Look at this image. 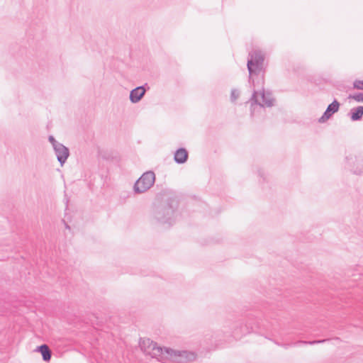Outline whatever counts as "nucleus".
Segmentation results:
<instances>
[{
	"instance_id": "11",
	"label": "nucleus",
	"mask_w": 363,
	"mask_h": 363,
	"mask_svg": "<svg viewBox=\"0 0 363 363\" xmlns=\"http://www.w3.org/2000/svg\"><path fill=\"white\" fill-rule=\"evenodd\" d=\"M330 340V339L327 338V339H323V340H312V341L299 340V341H297V342H296L294 343H291V344H279L277 342H274L277 345H280V346L284 347L285 349H287L289 347V346H290V345H294V346H297V345H315V344H320V343H323V342H328Z\"/></svg>"
},
{
	"instance_id": "6",
	"label": "nucleus",
	"mask_w": 363,
	"mask_h": 363,
	"mask_svg": "<svg viewBox=\"0 0 363 363\" xmlns=\"http://www.w3.org/2000/svg\"><path fill=\"white\" fill-rule=\"evenodd\" d=\"M169 358L174 362L185 363L193 362L196 358V354L187 350H175L171 349Z\"/></svg>"
},
{
	"instance_id": "5",
	"label": "nucleus",
	"mask_w": 363,
	"mask_h": 363,
	"mask_svg": "<svg viewBox=\"0 0 363 363\" xmlns=\"http://www.w3.org/2000/svg\"><path fill=\"white\" fill-rule=\"evenodd\" d=\"M264 57L260 50H252L249 53L247 67L251 76L264 71Z\"/></svg>"
},
{
	"instance_id": "10",
	"label": "nucleus",
	"mask_w": 363,
	"mask_h": 363,
	"mask_svg": "<svg viewBox=\"0 0 363 363\" xmlns=\"http://www.w3.org/2000/svg\"><path fill=\"white\" fill-rule=\"evenodd\" d=\"M189 152L184 147L177 149L174 155V160L177 164H182L187 162Z\"/></svg>"
},
{
	"instance_id": "3",
	"label": "nucleus",
	"mask_w": 363,
	"mask_h": 363,
	"mask_svg": "<svg viewBox=\"0 0 363 363\" xmlns=\"http://www.w3.org/2000/svg\"><path fill=\"white\" fill-rule=\"evenodd\" d=\"M155 182V174L152 171L144 172L134 183L133 190L135 194H141L147 191Z\"/></svg>"
},
{
	"instance_id": "4",
	"label": "nucleus",
	"mask_w": 363,
	"mask_h": 363,
	"mask_svg": "<svg viewBox=\"0 0 363 363\" xmlns=\"http://www.w3.org/2000/svg\"><path fill=\"white\" fill-rule=\"evenodd\" d=\"M145 342L148 343V348L150 349V351H148V354H150L152 357L157 358L159 361L161 362H164L168 358H169L171 348L162 347L158 346L157 342H155L150 339H140V347H145L144 345Z\"/></svg>"
},
{
	"instance_id": "20",
	"label": "nucleus",
	"mask_w": 363,
	"mask_h": 363,
	"mask_svg": "<svg viewBox=\"0 0 363 363\" xmlns=\"http://www.w3.org/2000/svg\"><path fill=\"white\" fill-rule=\"evenodd\" d=\"M145 347H140L141 350H144L145 352L148 353V351H150V349L148 348V343L145 342Z\"/></svg>"
},
{
	"instance_id": "17",
	"label": "nucleus",
	"mask_w": 363,
	"mask_h": 363,
	"mask_svg": "<svg viewBox=\"0 0 363 363\" xmlns=\"http://www.w3.org/2000/svg\"><path fill=\"white\" fill-rule=\"evenodd\" d=\"M353 87L356 89L363 90V80L356 79L353 82Z\"/></svg>"
},
{
	"instance_id": "23",
	"label": "nucleus",
	"mask_w": 363,
	"mask_h": 363,
	"mask_svg": "<svg viewBox=\"0 0 363 363\" xmlns=\"http://www.w3.org/2000/svg\"><path fill=\"white\" fill-rule=\"evenodd\" d=\"M63 222H64V223H65V228H66L67 229H70L69 225L67 223H65V220H63Z\"/></svg>"
},
{
	"instance_id": "15",
	"label": "nucleus",
	"mask_w": 363,
	"mask_h": 363,
	"mask_svg": "<svg viewBox=\"0 0 363 363\" xmlns=\"http://www.w3.org/2000/svg\"><path fill=\"white\" fill-rule=\"evenodd\" d=\"M245 327L247 330L250 329L249 332H255L256 329H261L263 328L264 329H267V326L263 323V321L261 320H257L255 323H251L250 320L246 323Z\"/></svg>"
},
{
	"instance_id": "14",
	"label": "nucleus",
	"mask_w": 363,
	"mask_h": 363,
	"mask_svg": "<svg viewBox=\"0 0 363 363\" xmlns=\"http://www.w3.org/2000/svg\"><path fill=\"white\" fill-rule=\"evenodd\" d=\"M259 94H261L262 103H260L261 104H263L264 107V106L267 107H272L274 106V103L275 101V99L272 96L271 93L267 92L266 93L265 91H261Z\"/></svg>"
},
{
	"instance_id": "9",
	"label": "nucleus",
	"mask_w": 363,
	"mask_h": 363,
	"mask_svg": "<svg viewBox=\"0 0 363 363\" xmlns=\"http://www.w3.org/2000/svg\"><path fill=\"white\" fill-rule=\"evenodd\" d=\"M53 150L55 151V154L57 157V161L62 167L69 156L70 153L69 148L65 146L62 143H61L60 145H57V147H55Z\"/></svg>"
},
{
	"instance_id": "22",
	"label": "nucleus",
	"mask_w": 363,
	"mask_h": 363,
	"mask_svg": "<svg viewBox=\"0 0 363 363\" xmlns=\"http://www.w3.org/2000/svg\"><path fill=\"white\" fill-rule=\"evenodd\" d=\"M354 174H361L362 171V169H357L353 171Z\"/></svg>"
},
{
	"instance_id": "16",
	"label": "nucleus",
	"mask_w": 363,
	"mask_h": 363,
	"mask_svg": "<svg viewBox=\"0 0 363 363\" xmlns=\"http://www.w3.org/2000/svg\"><path fill=\"white\" fill-rule=\"evenodd\" d=\"M348 99H352L357 102H363V93L359 92L354 94H350Z\"/></svg>"
},
{
	"instance_id": "13",
	"label": "nucleus",
	"mask_w": 363,
	"mask_h": 363,
	"mask_svg": "<svg viewBox=\"0 0 363 363\" xmlns=\"http://www.w3.org/2000/svg\"><path fill=\"white\" fill-rule=\"evenodd\" d=\"M35 351L40 352L45 362H49L52 357V351L46 344L38 346Z\"/></svg>"
},
{
	"instance_id": "21",
	"label": "nucleus",
	"mask_w": 363,
	"mask_h": 363,
	"mask_svg": "<svg viewBox=\"0 0 363 363\" xmlns=\"http://www.w3.org/2000/svg\"><path fill=\"white\" fill-rule=\"evenodd\" d=\"M258 174H259V177L263 178V180H265L264 172L262 170H261V169L258 170Z\"/></svg>"
},
{
	"instance_id": "2",
	"label": "nucleus",
	"mask_w": 363,
	"mask_h": 363,
	"mask_svg": "<svg viewBox=\"0 0 363 363\" xmlns=\"http://www.w3.org/2000/svg\"><path fill=\"white\" fill-rule=\"evenodd\" d=\"M249 83L253 89L252 95L250 99L251 104V114H252V108L255 105L263 106L258 101V94L259 92L264 91V71L251 75L249 74Z\"/></svg>"
},
{
	"instance_id": "19",
	"label": "nucleus",
	"mask_w": 363,
	"mask_h": 363,
	"mask_svg": "<svg viewBox=\"0 0 363 363\" xmlns=\"http://www.w3.org/2000/svg\"><path fill=\"white\" fill-rule=\"evenodd\" d=\"M239 97V92L235 89H233L230 93V99L232 101H235Z\"/></svg>"
},
{
	"instance_id": "1",
	"label": "nucleus",
	"mask_w": 363,
	"mask_h": 363,
	"mask_svg": "<svg viewBox=\"0 0 363 363\" xmlns=\"http://www.w3.org/2000/svg\"><path fill=\"white\" fill-rule=\"evenodd\" d=\"M179 206L177 193L170 189H164L156 194L152 203V220L160 225L172 226Z\"/></svg>"
},
{
	"instance_id": "7",
	"label": "nucleus",
	"mask_w": 363,
	"mask_h": 363,
	"mask_svg": "<svg viewBox=\"0 0 363 363\" xmlns=\"http://www.w3.org/2000/svg\"><path fill=\"white\" fill-rule=\"evenodd\" d=\"M340 106V103L335 99L328 106L322 116L318 119V122L323 123L329 120L339 111Z\"/></svg>"
},
{
	"instance_id": "8",
	"label": "nucleus",
	"mask_w": 363,
	"mask_h": 363,
	"mask_svg": "<svg viewBox=\"0 0 363 363\" xmlns=\"http://www.w3.org/2000/svg\"><path fill=\"white\" fill-rule=\"evenodd\" d=\"M149 89V86L147 84L139 86L133 89H132L130 92V101L133 104H136L139 102L143 97L145 96L147 90Z\"/></svg>"
},
{
	"instance_id": "18",
	"label": "nucleus",
	"mask_w": 363,
	"mask_h": 363,
	"mask_svg": "<svg viewBox=\"0 0 363 363\" xmlns=\"http://www.w3.org/2000/svg\"><path fill=\"white\" fill-rule=\"evenodd\" d=\"M49 142L52 144L53 149L57 147V145H60L61 143L57 142L53 135H50L48 137Z\"/></svg>"
},
{
	"instance_id": "12",
	"label": "nucleus",
	"mask_w": 363,
	"mask_h": 363,
	"mask_svg": "<svg viewBox=\"0 0 363 363\" xmlns=\"http://www.w3.org/2000/svg\"><path fill=\"white\" fill-rule=\"evenodd\" d=\"M348 116H350L351 121H359L362 120L363 117V106H359L351 108L348 113Z\"/></svg>"
}]
</instances>
